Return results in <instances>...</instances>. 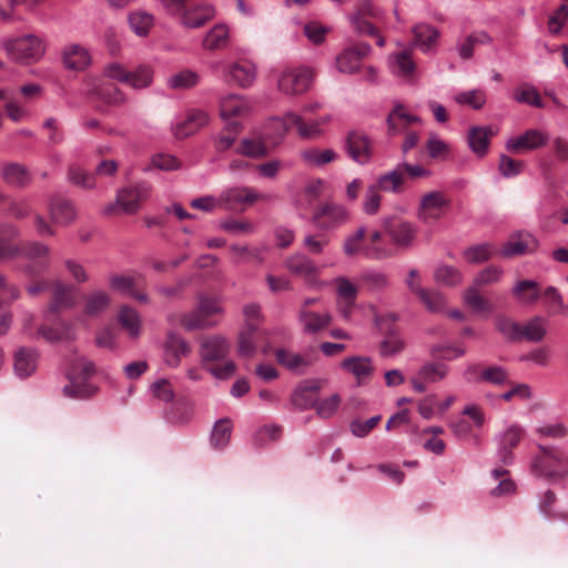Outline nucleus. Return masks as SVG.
<instances>
[{"instance_id":"nucleus-1","label":"nucleus","mask_w":568,"mask_h":568,"mask_svg":"<svg viewBox=\"0 0 568 568\" xmlns=\"http://www.w3.org/2000/svg\"><path fill=\"white\" fill-rule=\"evenodd\" d=\"M332 120V115L326 114L306 121L302 114L287 112L282 118H274L268 125L276 132V138L272 139L268 133L265 138L272 140V143H278L285 134L293 128L296 129L298 135L303 139H316L323 134V128Z\"/></svg>"},{"instance_id":"nucleus-2","label":"nucleus","mask_w":568,"mask_h":568,"mask_svg":"<svg viewBox=\"0 0 568 568\" xmlns=\"http://www.w3.org/2000/svg\"><path fill=\"white\" fill-rule=\"evenodd\" d=\"M94 373L92 361L85 357L75 359L67 373L69 384L63 387V395L72 399H84L95 394L97 387L89 382Z\"/></svg>"},{"instance_id":"nucleus-3","label":"nucleus","mask_w":568,"mask_h":568,"mask_svg":"<svg viewBox=\"0 0 568 568\" xmlns=\"http://www.w3.org/2000/svg\"><path fill=\"white\" fill-rule=\"evenodd\" d=\"M540 454L530 463L531 473L550 480L561 479L568 475V456L557 448L539 445Z\"/></svg>"},{"instance_id":"nucleus-4","label":"nucleus","mask_w":568,"mask_h":568,"mask_svg":"<svg viewBox=\"0 0 568 568\" xmlns=\"http://www.w3.org/2000/svg\"><path fill=\"white\" fill-rule=\"evenodd\" d=\"M314 72L304 65L285 67L277 75V91L288 98H297L305 94L313 85Z\"/></svg>"},{"instance_id":"nucleus-5","label":"nucleus","mask_w":568,"mask_h":568,"mask_svg":"<svg viewBox=\"0 0 568 568\" xmlns=\"http://www.w3.org/2000/svg\"><path fill=\"white\" fill-rule=\"evenodd\" d=\"M366 227L359 226L346 235L343 242V252L346 256L353 257L363 255L371 260L382 261L392 257L395 253L393 247L386 245H367L365 241Z\"/></svg>"},{"instance_id":"nucleus-6","label":"nucleus","mask_w":568,"mask_h":568,"mask_svg":"<svg viewBox=\"0 0 568 568\" xmlns=\"http://www.w3.org/2000/svg\"><path fill=\"white\" fill-rule=\"evenodd\" d=\"M381 223L394 247L408 250L414 245L418 231L414 223L392 215L384 216Z\"/></svg>"},{"instance_id":"nucleus-7","label":"nucleus","mask_w":568,"mask_h":568,"mask_svg":"<svg viewBox=\"0 0 568 568\" xmlns=\"http://www.w3.org/2000/svg\"><path fill=\"white\" fill-rule=\"evenodd\" d=\"M151 191L150 184L140 182L135 185L121 189L115 199V203H110L103 210V213L112 214L116 207H120L124 213H135L141 203L148 199Z\"/></svg>"},{"instance_id":"nucleus-8","label":"nucleus","mask_w":568,"mask_h":568,"mask_svg":"<svg viewBox=\"0 0 568 568\" xmlns=\"http://www.w3.org/2000/svg\"><path fill=\"white\" fill-rule=\"evenodd\" d=\"M271 199L272 195L258 193L255 189L245 185L231 186L220 193L221 207L230 211Z\"/></svg>"},{"instance_id":"nucleus-9","label":"nucleus","mask_w":568,"mask_h":568,"mask_svg":"<svg viewBox=\"0 0 568 568\" xmlns=\"http://www.w3.org/2000/svg\"><path fill=\"white\" fill-rule=\"evenodd\" d=\"M351 213L347 207L334 202L321 204L313 214L314 225L324 231L335 230L348 223Z\"/></svg>"},{"instance_id":"nucleus-10","label":"nucleus","mask_w":568,"mask_h":568,"mask_svg":"<svg viewBox=\"0 0 568 568\" xmlns=\"http://www.w3.org/2000/svg\"><path fill=\"white\" fill-rule=\"evenodd\" d=\"M6 49L12 60L22 63L37 61L44 53L41 38H9Z\"/></svg>"},{"instance_id":"nucleus-11","label":"nucleus","mask_w":568,"mask_h":568,"mask_svg":"<svg viewBox=\"0 0 568 568\" xmlns=\"http://www.w3.org/2000/svg\"><path fill=\"white\" fill-rule=\"evenodd\" d=\"M549 140L547 131L534 128L509 138L505 145L510 153L520 154L541 149L548 144Z\"/></svg>"},{"instance_id":"nucleus-12","label":"nucleus","mask_w":568,"mask_h":568,"mask_svg":"<svg viewBox=\"0 0 568 568\" xmlns=\"http://www.w3.org/2000/svg\"><path fill=\"white\" fill-rule=\"evenodd\" d=\"M284 265L293 275L302 277L307 285L312 287L322 286L317 281L321 268L307 255L303 253H295L285 260Z\"/></svg>"},{"instance_id":"nucleus-13","label":"nucleus","mask_w":568,"mask_h":568,"mask_svg":"<svg viewBox=\"0 0 568 568\" xmlns=\"http://www.w3.org/2000/svg\"><path fill=\"white\" fill-rule=\"evenodd\" d=\"M447 197L438 191L426 193L422 196L417 211V217L425 224L433 223L443 216L447 206Z\"/></svg>"},{"instance_id":"nucleus-14","label":"nucleus","mask_w":568,"mask_h":568,"mask_svg":"<svg viewBox=\"0 0 568 568\" xmlns=\"http://www.w3.org/2000/svg\"><path fill=\"white\" fill-rule=\"evenodd\" d=\"M525 435V429L518 424L508 425L497 437V456L499 460L508 465L513 462V448H515Z\"/></svg>"},{"instance_id":"nucleus-15","label":"nucleus","mask_w":568,"mask_h":568,"mask_svg":"<svg viewBox=\"0 0 568 568\" xmlns=\"http://www.w3.org/2000/svg\"><path fill=\"white\" fill-rule=\"evenodd\" d=\"M191 353V346L187 341L178 333L170 331L163 344V361L171 367L180 366L182 358Z\"/></svg>"},{"instance_id":"nucleus-16","label":"nucleus","mask_w":568,"mask_h":568,"mask_svg":"<svg viewBox=\"0 0 568 568\" xmlns=\"http://www.w3.org/2000/svg\"><path fill=\"white\" fill-rule=\"evenodd\" d=\"M345 149L352 160L361 165L367 164L372 159V141L362 131H352L347 134Z\"/></svg>"},{"instance_id":"nucleus-17","label":"nucleus","mask_w":568,"mask_h":568,"mask_svg":"<svg viewBox=\"0 0 568 568\" xmlns=\"http://www.w3.org/2000/svg\"><path fill=\"white\" fill-rule=\"evenodd\" d=\"M231 349L230 341L223 335H211L200 343V358L203 364L223 361Z\"/></svg>"},{"instance_id":"nucleus-18","label":"nucleus","mask_w":568,"mask_h":568,"mask_svg":"<svg viewBox=\"0 0 568 568\" xmlns=\"http://www.w3.org/2000/svg\"><path fill=\"white\" fill-rule=\"evenodd\" d=\"M371 52V45L366 42H359L355 45L345 48L336 57V67L342 73H355L358 71L361 60L368 55Z\"/></svg>"},{"instance_id":"nucleus-19","label":"nucleus","mask_w":568,"mask_h":568,"mask_svg":"<svg viewBox=\"0 0 568 568\" xmlns=\"http://www.w3.org/2000/svg\"><path fill=\"white\" fill-rule=\"evenodd\" d=\"M209 114L203 110H189L185 115L176 119L172 131L178 139H184L209 123Z\"/></svg>"},{"instance_id":"nucleus-20","label":"nucleus","mask_w":568,"mask_h":568,"mask_svg":"<svg viewBox=\"0 0 568 568\" xmlns=\"http://www.w3.org/2000/svg\"><path fill=\"white\" fill-rule=\"evenodd\" d=\"M21 256L30 261H38L34 265L26 267L28 274H39L50 267V247L40 242H30L23 245L21 247Z\"/></svg>"},{"instance_id":"nucleus-21","label":"nucleus","mask_w":568,"mask_h":568,"mask_svg":"<svg viewBox=\"0 0 568 568\" xmlns=\"http://www.w3.org/2000/svg\"><path fill=\"white\" fill-rule=\"evenodd\" d=\"M252 108L251 101L243 95L229 94L220 101V114L225 123L246 116L252 111Z\"/></svg>"},{"instance_id":"nucleus-22","label":"nucleus","mask_w":568,"mask_h":568,"mask_svg":"<svg viewBox=\"0 0 568 568\" xmlns=\"http://www.w3.org/2000/svg\"><path fill=\"white\" fill-rule=\"evenodd\" d=\"M537 246L538 241L535 236L527 232H519L513 235L507 243H505L499 253L504 257H511L531 253L537 248Z\"/></svg>"},{"instance_id":"nucleus-23","label":"nucleus","mask_w":568,"mask_h":568,"mask_svg":"<svg viewBox=\"0 0 568 568\" xmlns=\"http://www.w3.org/2000/svg\"><path fill=\"white\" fill-rule=\"evenodd\" d=\"M320 384L313 381L302 382L291 395V404L294 408L305 410L314 407L320 392Z\"/></svg>"},{"instance_id":"nucleus-24","label":"nucleus","mask_w":568,"mask_h":568,"mask_svg":"<svg viewBox=\"0 0 568 568\" xmlns=\"http://www.w3.org/2000/svg\"><path fill=\"white\" fill-rule=\"evenodd\" d=\"M226 74L241 88H250L257 75V67L251 60H239L230 64Z\"/></svg>"},{"instance_id":"nucleus-25","label":"nucleus","mask_w":568,"mask_h":568,"mask_svg":"<svg viewBox=\"0 0 568 568\" xmlns=\"http://www.w3.org/2000/svg\"><path fill=\"white\" fill-rule=\"evenodd\" d=\"M412 49H403L388 57V68L393 75L410 81L415 72V63L410 57Z\"/></svg>"},{"instance_id":"nucleus-26","label":"nucleus","mask_w":568,"mask_h":568,"mask_svg":"<svg viewBox=\"0 0 568 568\" xmlns=\"http://www.w3.org/2000/svg\"><path fill=\"white\" fill-rule=\"evenodd\" d=\"M1 176L7 184L18 189L27 187L32 181L30 170L24 164L18 162L2 164Z\"/></svg>"},{"instance_id":"nucleus-27","label":"nucleus","mask_w":568,"mask_h":568,"mask_svg":"<svg viewBox=\"0 0 568 568\" xmlns=\"http://www.w3.org/2000/svg\"><path fill=\"white\" fill-rule=\"evenodd\" d=\"M37 335L43 337L50 343L60 341H74L77 338L74 326L65 321H58L51 326H40Z\"/></svg>"},{"instance_id":"nucleus-28","label":"nucleus","mask_w":568,"mask_h":568,"mask_svg":"<svg viewBox=\"0 0 568 568\" xmlns=\"http://www.w3.org/2000/svg\"><path fill=\"white\" fill-rule=\"evenodd\" d=\"M91 62L89 50L81 44H70L63 51V63L69 70L83 71Z\"/></svg>"},{"instance_id":"nucleus-29","label":"nucleus","mask_w":568,"mask_h":568,"mask_svg":"<svg viewBox=\"0 0 568 568\" xmlns=\"http://www.w3.org/2000/svg\"><path fill=\"white\" fill-rule=\"evenodd\" d=\"M332 315L328 312L316 313L307 308H300L298 322L305 334H315L329 325Z\"/></svg>"},{"instance_id":"nucleus-30","label":"nucleus","mask_w":568,"mask_h":568,"mask_svg":"<svg viewBox=\"0 0 568 568\" xmlns=\"http://www.w3.org/2000/svg\"><path fill=\"white\" fill-rule=\"evenodd\" d=\"M38 353L34 348L20 347L14 353L13 368L19 378H27L37 369Z\"/></svg>"},{"instance_id":"nucleus-31","label":"nucleus","mask_w":568,"mask_h":568,"mask_svg":"<svg viewBox=\"0 0 568 568\" xmlns=\"http://www.w3.org/2000/svg\"><path fill=\"white\" fill-rule=\"evenodd\" d=\"M274 355L280 365L298 375L304 374L311 365V359L308 357L285 348H277Z\"/></svg>"},{"instance_id":"nucleus-32","label":"nucleus","mask_w":568,"mask_h":568,"mask_svg":"<svg viewBox=\"0 0 568 568\" xmlns=\"http://www.w3.org/2000/svg\"><path fill=\"white\" fill-rule=\"evenodd\" d=\"M493 134L490 126H471L467 135L469 149L478 158L485 156L489 146V139Z\"/></svg>"},{"instance_id":"nucleus-33","label":"nucleus","mask_w":568,"mask_h":568,"mask_svg":"<svg viewBox=\"0 0 568 568\" xmlns=\"http://www.w3.org/2000/svg\"><path fill=\"white\" fill-rule=\"evenodd\" d=\"M116 320L121 327L128 332L130 337L138 338L141 335V316L134 308L122 306L116 315Z\"/></svg>"},{"instance_id":"nucleus-34","label":"nucleus","mask_w":568,"mask_h":568,"mask_svg":"<svg viewBox=\"0 0 568 568\" xmlns=\"http://www.w3.org/2000/svg\"><path fill=\"white\" fill-rule=\"evenodd\" d=\"M75 303L71 286L58 282L53 288L52 301L49 306L50 313H58L61 310L71 308Z\"/></svg>"},{"instance_id":"nucleus-35","label":"nucleus","mask_w":568,"mask_h":568,"mask_svg":"<svg viewBox=\"0 0 568 568\" xmlns=\"http://www.w3.org/2000/svg\"><path fill=\"white\" fill-rule=\"evenodd\" d=\"M215 10L210 4L195 7L186 11L182 17V23L190 29H196L213 19Z\"/></svg>"},{"instance_id":"nucleus-36","label":"nucleus","mask_w":568,"mask_h":568,"mask_svg":"<svg viewBox=\"0 0 568 568\" xmlns=\"http://www.w3.org/2000/svg\"><path fill=\"white\" fill-rule=\"evenodd\" d=\"M110 304V295L105 291L97 290L87 296L83 312L88 316L95 317L105 312Z\"/></svg>"},{"instance_id":"nucleus-37","label":"nucleus","mask_w":568,"mask_h":568,"mask_svg":"<svg viewBox=\"0 0 568 568\" xmlns=\"http://www.w3.org/2000/svg\"><path fill=\"white\" fill-rule=\"evenodd\" d=\"M420 119L417 115L410 114L406 111L403 104H396L387 116L388 130L392 133H398L403 125H410L419 123Z\"/></svg>"},{"instance_id":"nucleus-38","label":"nucleus","mask_w":568,"mask_h":568,"mask_svg":"<svg viewBox=\"0 0 568 568\" xmlns=\"http://www.w3.org/2000/svg\"><path fill=\"white\" fill-rule=\"evenodd\" d=\"M128 22L136 36H146L155 24V19L150 12L138 9L129 13Z\"/></svg>"},{"instance_id":"nucleus-39","label":"nucleus","mask_w":568,"mask_h":568,"mask_svg":"<svg viewBox=\"0 0 568 568\" xmlns=\"http://www.w3.org/2000/svg\"><path fill=\"white\" fill-rule=\"evenodd\" d=\"M232 423L230 419L223 418L219 419L212 429L210 436V445L215 450L224 449L231 439L232 435Z\"/></svg>"},{"instance_id":"nucleus-40","label":"nucleus","mask_w":568,"mask_h":568,"mask_svg":"<svg viewBox=\"0 0 568 568\" xmlns=\"http://www.w3.org/2000/svg\"><path fill=\"white\" fill-rule=\"evenodd\" d=\"M50 215L54 223L68 225L75 220L74 206L67 200H55L50 204Z\"/></svg>"},{"instance_id":"nucleus-41","label":"nucleus","mask_w":568,"mask_h":568,"mask_svg":"<svg viewBox=\"0 0 568 568\" xmlns=\"http://www.w3.org/2000/svg\"><path fill=\"white\" fill-rule=\"evenodd\" d=\"M302 160L311 165L321 168L337 159V153L332 149L321 150L318 148H308L301 152Z\"/></svg>"},{"instance_id":"nucleus-42","label":"nucleus","mask_w":568,"mask_h":568,"mask_svg":"<svg viewBox=\"0 0 568 568\" xmlns=\"http://www.w3.org/2000/svg\"><path fill=\"white\" fill-rule=\"evenodd\" d=\"M547 334V321L541 316H535L525 325H521L520 339L540 342Z\"/></svg>"},{"instance_id":"nucleus-43","label":"nucleus","mask_w":568,"mask_h":568,"mask_svg":"<svg viewBox=\"0 0 568 568\" xmlns=\"http://www.w3.org/2000/svg\"><path fill=\"white\" fill-rule=\"evenodd\" d=\"M258 331L250 327H242L237 336V355L245 358H251L255 355L257 349L256 333Z\"/></svg>"},{"instance_id":"nucleus-44","label":"nucleus","mask_w":568,"mask_h":568,"mask_svg":"<svg viewBox=\"0 0 568 568\" xmlns=\"http://www.w3.org/2000/svg\"><path fill=\"white\" fill-rule=\"evenodd\" d=\"M464 303L477 314H490L493 311L491 303L486 300L478 287L471 285L463 294Z\"/></svg>"},{"instance_id":"nucleus-45","label":"nucleus","mask_w":568,"mask_h":568,"mask_svg":"<svg viewBox=\"0 0 568 568\" xmlns=\"http://www.w3.org/2000/svg\"><path fill=\"white\" fill-rule=\"evenodd\" d=\"M513 99L523 104L535 108H544V102L537 89L530 83H521L513 92Z\"/></svg>"},{"instance_id":"nucleus-46","label":"nucleus","mask_w":568,"mask_h":568,"mask_svg":"<svg viewBox=\"0 0 568 568\" xmlns=\"http://www.w3.org/2000/svg\"><path fill=\"white\" fill-rule=\"evenodd\" d=\"M513 294L518 301L532 304L539 298V285L534 280H523L514 285Z\"/></svg>"},{"instance_id":"nucleus-47","label":"nucleus","mask_w":568,"mask_h":568,"mask_svg":"<svg viewBox=\"0 0 568 568\" xmlns=\"http://www.w3.org/2000/svg\"><path fill=\"white\" fill-rule=\"evenodd\" d=\"M449 374V366L440 362H427L418 369V376L429 384L445 379Z\"/></svg>"},{"instance_id":"nucleus-48","label":"nucleus","mask_w":568,"mask_h":568,"mask_svg":"<svg viewBox=\"0 0 568 568\" xmlns=\"http://www.w3.org/2000/svg\"><path fill=\"white\" fill-rule=\"evenodd\" d=\"M403 182L404 176L397 165L394 170L379 175L373 185L379 191L399 193Z\"/></svg>"},{"instance_id":"nucleus-49","label":"nucleus","mask_w":568,"mask_h":568,"mask_svg":"<svg viewBox=\"0 0 568 568\" xmlns=\"http://www.w3.org/2000/svg\"><path fill=\"white\" fill-rule=\"evenodd\" d=\"M341 366L359 382L368 377L373 371L372 362L367 357H348L341 363Z\"/></svg>"},{"instance_id":"nucleus-50","label":"nucleus","mask_w":568,"mask_h":568,"mask_svg":"<svg viewBox=\"0 0 568 568\" xmlns=\"http://www.w3.org/2000/svg\"><path fill=\"white\" fill-rule=\"evenodd\" d=\"M336 295L345 304L354 305L358 294V287L345 276H338L333 280Z\"/></svg>"},{"instance_id":"nucleus-51","label":"nucleus","mask_w":568,"mask_h":568,"mask_svg":"<svg viewBox=\"0 0 568 568\" xmlns=\"http://www.w3.org/2000/svg\"><path fill=\"white\" fill-rule=\"evenodd\" d=\"M496 253V248L489 243H481L466 248L463 252L464 258L471 264H479L488 261Z\"/></svg>"},{"instance_id":"nucleus-52","label":"nucleus","mask_w":568,"mask_h":568,"mask_svg":"<svg viewBox=\"0 0 568 568\" xmlns=\"http://www.w3.org/2000/svg\"><path fill=\"white\" fill-rule=\"evenodd\" d=\"M538 509L548 519H565L566 515L556 509V495L548 489L539 496Z\"/></svg>"},{"instance_id":"nucleus-53","label":"nucleus","mask_w":568,"mask_h":568,"mask_svg":"<svg viewBox=\"0 0 568 568\" xmlns=\"http://www.w3.org/2000/svg\"><path fill=\"white\" fill-rule=\"evenodd\" d=\"M180 322L186 331H197L214 325L197 307L181 316Z\"/></svg>"},{"instance_id":"nucleus-54","label":"nucleus","mask_w":568,"mask_h":568,"mask_svg":"<svg viewBox=\"0 0 568 568\" xmlns=\"http://www.w3.org/2000/svg\"><path fill=\"white\" fill-rule=\"evenodd\" d=\"M434 277L436 282L447 286H456L463 282V273L457 267L446 264L436 267Z\"/></svg>"},{"instance_id":"nucleus-55","label":"nucleus","mask_w":568,"mask_h":568,"mask_svg":"<svg viewBox=\"0 0 568 568\" xmlns=\"http://www.w3.org/2000/svg\"><path fill=\"white\" fill-rule=\"evenodd\" d=\"M359 278L372 292H381L389 284L387 275L377 270H366L361 273Z\"/></svg>"},{"instance_id":"nucleus-56","label":"nucleus","mask_w":568,"mask_h":568,"mask_svg":"<svg viewBox=\"0 0 568 568\" xmlns=\"http://www.w3.org/2000/svg\"><path fill=\"white\" fill-rule=\"evenodd\" d=\"M235 152L244 156L257 159L267 154V148L260 139L244 138Z\"/></svg>"},{"instance_id":"nucleus-57","label":"nucleus","mask_w":568,"mask_h":568,"mask_svg":"<svg viewBox=\"0 0 568 568\" xmlns=\"http://www.w3.org/2000/svg\"><path fill=\"white\" fill-rule=\"evenodd\" d=\"M152 81L153 70L148 65H139L129 72L128 84L135 90L149 88Z\"/></svg>"},{"instance_id":"nucleus-58","label":"nucleus","mask_w":568,"mask_h":568,"mask_svg":"<svg viewBox=\"0 0 568 568\" xmlns=\"http://www.w3.org/2000/svg\"><path fill=\"white\" fill-rule=\"evenodd\" d=\"M200 75L191 70H183L168 79V85L174 90H187L195 87Z\"/></svg>"},{"instance_id":"nucleus-59","label":"nucleus","mask_w":568,"mask_h":568,"mask_svg":"<svg viewBox=\"0 0 568 568\" xmlns=\"http://www.w3.org/2000/svg\"><path fill=\"white\" fill-rule=\"evenodd\" d=\"M241 130V123L239 121H230L225 123L224 132H222L216 139H215V148L219 152H224L229 150L235 139L236 134Z\"/></svg>"},{"instance_id":"nucleus-60","label":"nucleus","mask_w":568,"mask_h":568,"mask_svg":"<svg viewBox=\"0 0 568 568\" xmlns=\"http://www.w3.org/2000/svg\"><path fill=\"white\" fill-rule=\"evenodd\" d=\"M504 270L497 265H489L478 272L474 277L473 285L476 287L488 286L500 282Z\"/></svg>"},{"instance_id":"nucleus-61","label":"nucleus","mask_w":568,"mask_h":568,"mask_svg":"<svg viewBox=\"0 0 568 568\" xmlns=\"http://www.w3.org/2000/svg\"><path fill=\"white\" fill-rule=\"evenodd\" d=\"M454 101L462 105H469L474 110H479L486 103V95L484 91L479 89H474L455 94Z\"/></svg>"},{"instance_id":"nucleus-62","label":"nucleus","mask_w":568,"mask_h":568,"mask_svg":"<svg viewBox=\"0 0 568 568\" xmlns=\"http://www.w3.org/2000/svg\"><path fill=\"white\" fill-rule=\"evenodd\" d=\"M429 354L437 359L453 361L464 356L466 349L462 346L440 343L430 346Z\"/></svg>"},{"instance_id":"nucleus-63","label":"nucleus","mask_w":568,"mask_h":568,"mask_svg":"<svg viewBox=\"0 0 568 568\" xmlns=\"http://www.w3.org/2000/svg\"><path fill=\"white\" fill-rule=\"evenodd\" d=\"M150 394L163 403H171L175 397V392L169 379L159 378L150 385Z\"/></svg>"},{"instance_id":"nucleus-64","label":"nucleus","mask_w":568,"mask_h":568,"mask_svg":"<svg viewBox=\"0 0 568 568\" xmlns=\"http://www.w3.org/2000/svg\"><path fill=\"white\" fill-rule=\"evenodd\" d=\"M478 378L481 383L501 386L508 382V374L503 366L493 365L484 368L478 375Z\"/></svg>"}]
</instances>
